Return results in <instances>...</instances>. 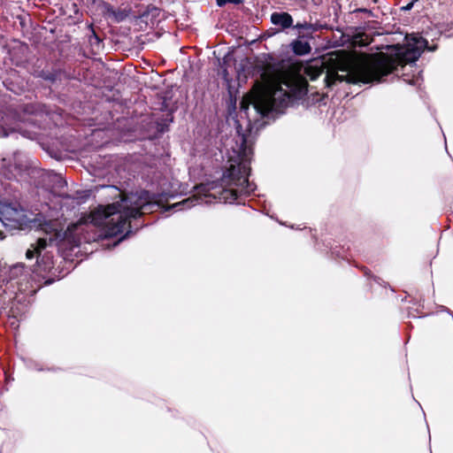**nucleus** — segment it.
<instances>
[{
	"label": "nucleus",
	"instance_id": "4468645a",
	"mask_svg": "<svg viewBox=\"0 0 453 453\" xmlns=\"http://www.w3.org/2000/svg\"><path fill=\"white\" fill-rule=\"evenodd\" d=\"M228 3L234 4H240L243 3V0H216V4L219 7H222Z\"/></svg>",
	"mask_w": 453,
	"mask_h": 453
},
{
	"label": "nucleus",
	"instance_id": "6ab92c4d",
	"mask_svg": "<svg viewBox=\"0 0 453 453\" xmlns=\"http://www.w3.org/2000/svg\"><path fill=\"white\" fill-rule=\"evenodd\" d=\"M47 79L48 80H53V78L51 76H48Z\"/></svg>",
	"mask_w": 453,
	"mask_h": 453
},
{
	"label": "nucleus",
	"instance_id": "dca6fc26",
	"mask_svg": "<svg viewBox=\"0 0 453 453\" xmlns=\"http://www.w3.org/2000/svg\"><path fill=\"white\" fill-rule=\"evenodd\" d=\"M412 6H413V3H411V4H407L406 6L403 7V9L409 11L412 8Z\"/></svg>",
	"mask_w": 453,
	"mask_h": 453
},
{
	"label": "nucleus",
	"instance_id": "6e6552de",
	"mask_svg": "<svg viewBox=\"0 0 453 453\" xmlns=\"http://www.w3.org/2000/svg\"><path fill=\"white\" fill-rule=\"evenodd\" d=\"M271 22L282 29L289 28L293 26V19L288 12H273L271 14Z\"/></svg>",
	"mask_w": 453,
	"mask_h": 453
},
{
	"label": "nucleus",
	"instance_id": "39448f33",
	"mask_svg": "<svg viewBox=\"0 0 453 453\" xmlns=\"http://www.w3.org/2000/svg\"><path fill=\"white\" fill-rule=\"evenodd\" d=\"M40 226L45 232L46 236L38 238L37 242L32 244L31 249L27 250L26 257L31 259L36 256L37 265L34 272L38 275H42L53 267V256L46 249L57 246L64 237L60 232L57 231L51 221L40 224Z\"/></svg>",
	"mask_w": 453,
	"mask_h": 453
},
{
	"label": "nucleus",
	"instance_id": "aec40b11",
	"mask_svg": "<svg viewBox=\"0 0 453 453\" xmlns=\"http://www.w3.org/2000/svg\"><path fill=\"white\" fill-rule=\"evenodd\" d=\"M93 2H95V0H92Z\"/></svg>",
	"mask_w": 453,
	"mask_h": 453
},
{
	"label": "nucleus",
	"instance_id": "1a4fd4ad",
	"mask_svg": "<svg viewBox=\"0 0 453 453\" xmlns=\"http://www.w3.org/2000/svg\"><path fill=\"white\" fill-rule=\"evenodd\" d=\"M202 202L203 198L195 195L187 199H184L180 203H173L172 208L175 209L176 211H182L185 209H189L195 206L196 203H201Z\"/></svg>",
	"mask_w": 453,
	"mask_h": 453
},
{
	"label": "nucleus",
	"instance_id": "7ed1b4c3",
	"mask_svg": "<svg viewBox=\"0 0 453 453\" xmlns=\"http://www.w3.org/2000/svg\"><path fill=\"white\" fill-rule=\"evenodd\" d=\"M250 168L246 163L238 165H231L224 174L223 181L228 186L220 190H215L211 185L197 187V194H203L205 197H213L222 203H233L238 200L239 193L250 195L256 189V185L249 181Z\"/></svg>",
	"mask_w": 453,
	"mask_h": 453
},
{
	"label": "nucleus",
	"instance_id": "9b49d317",
	"mask_svg": "<svg viewBox=\"0 0 453 453\" xmlns=\"http://www.w3.org/2000/svg\"><path fill=\"white\" fill-rule=\"evenodd\" d=\"M109 16L113 19L115 22L123 21L128 15V13L124 10H113L112 8L108 9Z\"/></svg>",
	"mask_w": 453,
	"mask_h": 453
},
{
	"label": "nucleus",
	"instance_id": "f257e3e1",
	"mask_svg": "<svg viewBox=\"0 0 453 453\" xmlns=\"http://www.w3.org/2000/svg\"><path fill=\"white\" fill-rule=\"evenodd\" d=\"M427 41L416 35H406L405 43L389 46V53H380L378 57L363 59L353 65L346 81L349 83H370L381 81L384 76L395 72L397 75L406 65L412 68L424 50Z\"/></svg>",
	"mask_w": 453,
	"mask_h": 453
},
{
	"label": "nucleus",
	"instance_id": "ddd939ff",
	"mask_svg": "<svg viewBox=\"0 0 453 453\" xmlns=\"http://www.w3.org/2000/svg\"><path fill=\"white\" fill-rule=\"evenodd\" d=\"M402 77L403 81L410 85H418L419 83L420 77L419 75H412L411 78L409 77L408 73H402Z\"/></svg>",
	"mask_w": 453,
	"mask_h": 453
},
{
	"label": "nucleus",
	"instance_id": "423d86ee",
	"mask_svg": "<svg viewBox=\"0 0 453 453\" xmlns=\"http://www.w3.org/2000/svg\"><path fill=\"white\" fill-rule=\"evenodd\" d=\"M4 281H6V289L12 293L26 292L32 288L31 275L20 263L8 268Z\"/></svg>",
	"mask_w": 453,
	"mask_h": 453
},
{
	"label": "nucleus",
	"instance_id": "a211bd4d",
	"mask_svg": "<svg viewBox=\"0 0 453 453\" xmlns=\"http://www.w3.org/2000/svg\"><path fill=\"white\" fill-rule=\"evenodd\" d=\"M318 75H319V74L312 75V76L311 77V80H315V79L318 77Z\"/></svg>",
	"mask_w": 453,
	"mask_h": 453
},
{
	"label": "nucleus",
	"instance_id": "f03ea898",
	"mask_svg": "<svg viewBox=\"0 0 453 453\" xmlns=\"http://www.w3.org/2000/svg\"><path fill=\"white\" fill-rule=\"evenodd\" d=\"M159 208L155 195L146 190L130 193L124 196L120 201L106 206L100 205L90 214V222L105 228V234L115 236L128 228L125 236L114 243V246L122 241L130 232L131 219H136L142 214L153 212Z\"/></svg>",
	"mask_w": 453,
	"mask_h": 453
},
{
	"label": "nucleus",
	"instance_id": "f3484780",
	"mask_svg": "<svg viewBox=\"0 0 453 453\" xmlns=\"http://www.w3.org/2000/svg\"><path fill=\"white\" fill-rule=\"evenodd\" d=\"M80 226H81V223H79V224H75V225H73V226H69V227H68V231H71V230H72V228H77V227H79Z\"/></svg>",
	"mask_w": 453,
	"mask_h": 453
},
{
	"label": "nucleus",
	"instance_id": "9d476101",
	"mask_svg": "<svg viewBox=\"0 0 453 453\" xmlns=\"http://www.w3.org/2000/svg\"><path fill=\"white\" fill-rule=\"evenodd\" d=\"M292 50L297 55H305L310 52L311 46L307 42L296 40L292 42Z\"/></svg>",
	"mask_w": 453,
	"mask_h": 453
},
{
	"label": "nucleus",
	"instance_id": "f8f14e48",
	"mask_svg": "<svg viewBox=\"0 0 453 453\" xmlns=\"http://www.w3.org/2000/svg\"><path fill=\"white\" fill-rule=\"evenodd\" d=\"M342 81V76L335 72H328L325 77V81L327 87H332L336 84V82Z\"/></svg>",
	"mask_w": 453,
	"mask_h": 453
},
{
	"label": "nucleus",
	"instance_id": "2eb2a0df",
	"mask_svg": "<svg viewBox=\"0 0 453 453\" xmlns=\"http://www.w3.org/2000/svg\"><path fill=\"white\" fill-rule=\"evenodd\" d=\"M296 28H297L298 30H302V29H310L311 28V25L307 23V22H304V23H297L296 26H295Z\"/></svg>",
	"mask_w": 453,
	"mask_h": 453
},
{
	"label": "nucleus",
	"instance_id": "20e7f679",
	"mask_svg": "<svg viewBox=\"0 0 453 453\" xmlns=\"http://www.w3.org/2000/svg\"><path fill=\"white\" fill-rule=\"evenodd\" d=\"M291 95L280 86L261 87L244 96L241 102V112L248 115L252 105L255 112L261 117H274L282 113L288 105Z\"/></svg>",
	"mask_w": 453,
	"mask_h": 453
},
{
	"label": "nucleus",
	"instance_id": "0eeeda50",
	"mask_svg": "<svg viewBox=\"0 0 453 453\" xmlns=\"http://www.w3.org/2000/svg\"><path fill=\"white\" fill-rule=\"evenodd\" d=\"M0 214L2 215L3 219L18 224L26 223L24 211L16 204H0Z\"/></svg>",
	"mask_w": 453,
	"mask_h": 453
}]
</instances>
